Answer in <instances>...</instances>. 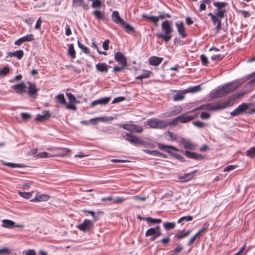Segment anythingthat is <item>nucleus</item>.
<instances>
[{
  "mask_svg": "<svg viewBox=\"0 0 255 255\" xmlns=\"http://www.w3.org/2000/svg\"><path fill=\"white\" fill-rule=\"evenodd\" d=\"M83 0H73V6H81L83 4Z\"/></svg>",
  "mask_w": 255,
  "mask_h": 255,
  "instance_id": "bf43d9fd",
  "label": "nucleus"
},
{
  "mask_svg": "<svg viewBox=\"0 0 255 255\" xmlns=\"http://www.w3.org/2000/svg\"><path fill=\"white\" fill-rule=\"evenodd\" d=\"M145 221L148 222H151L153 224H159L161 222V220L159 219H153L151 217H147L145 219Z\"/></svg>",
  "mask_w": 255,
  "mask_h": 255,
  "instance_id": "a18cd8bd",
  "label": "nucleus"
},
{
  "mask_svg": "<svg viewBox=\"0 0 255 255\" xmlns=\"http://www.w3.org/2000/svg\"><path fill=\"white\" fill-rule=\"evenodd\" d=\"M121 127L131 132L140 133L143 130L141 126L134 124H126L122 125Z\"/></svg>",
  "mask_w": 255,
  "mask_h": 255,
  "instance_id": "39448f33",
  "label": "nucleus"
},
{
  "mask_svg": "<svg viewBox=\"0 0 255 255\" xmlns=\"http://www.w3.org/2000/svg\"><path fill=\"white\" fill-rule=\"evenodd\" d=\"M28 94L32 98H35L37 96V92L38 89L37 88L36 85L32 82H28Z\"/></svg>",
  "mask_w": 255,
  "mask_h": 255,
  "instance_id": "ddd939ff",
  "label": "nucleus"
},
{
  "mask_svg": "<svg viewBox=\"0 0 255 255\" xmlns=\"http://www.w3.org/2000/svg\"><path fill=\"white\" fill-rule=\"evenodd\" d=\"M110 97H105L99 99L92 102L91 106L94 107L98 105H106L110 102Z\"/></svg>",
  "mask_w": 255,
  "mask_h": 255,
  "instance_id": "dca6fc26",
  "label": "nucleus"
},
{
  "mask_svg": "<svg viewBox=\"0 0 255 255\" xmlns=\"http://www.w3.org/2000/svg\"><path fill=\"white\" fill-rule=\"evenodd\" d=\"M3 165H6L7 166H8L11 168H21L23 167L24 166L22 165L21 164H17V163H14L11 162H4L2 163Z\"/></svg>",
  "mask_w": 255,
  "mask_h": 255,
  "instance_id": "c9c22d12",
  "label": "nucleus"
},
{
  "mask_svg": "<svg viewBox=\"0 0 255 255\" xmlns=\"http://www.w3.org/2000/svg\"><path fill=\"white\" fill-rule=\"evenodd\" d=\"M142 17L143 18L149 19L150 21H151L154 24L155 26H157L158 25V20H157V18L156 16H148V15L144 14L142 15Z\"/></svg>",
  "mask_w": 255,
  "mask_h": 255,
  "instance_id": "7c9ffc66",
  "label": "nucleus"
},
{
  "mask_svg": "<svg viewBox=\"0 0 255 255\" xmlns=\"http://www.w3.org/2000/svg\"><path fill=\"white\" fill-rule=\"evenodd\" d=\"M191 221V216H184L180 218L178 220V223L184 224L186 222H189Z\"/></svg>",
  "mask_w": 255,
  "mask_h": 255,
  "instance_id": "e433bc0d",
  "label": "nucleus"
},
{
  "mask_svg": "<svg viewBox=\"0 0 255 255\" xmlns=\"http://www.w3.org/2000/svg\"><path fill=\"white\" fill-rule=\"evenodd\" d=\"M34 39V35L32 34H28L16 40L14 44L15 45L20 46L25 42H31Z\"/></svg>",
  "mask_w": 255,
  "mask_h": 255,
  "instance_id": "6e6552de",
  "label": "nucleus"
},
{
  "mask_svg": "<svg viewBox=\"0 0 255 255\" xmlns=\"http://www.w3.org/2000/svg\"><path fill=\"white\" fill-rule=\"evenodd\" d=\"M122 135L125 139L135 146L137 145L144 144V141L142 140H141L138 137L134 136L130 133H123Z\"/></svg>",
  "mask_w": 255,
  "mask_h": 255,
  "instance_id": "20e7f679",
  "label": "nucleus"
},
{
  "mask_svg": "<svg viewBox=\"0 0 255 255\" xmlns=\"http://www.w3.org/2000/svg\"><path fill=\"white\" fill-rule=\"evenodd\" d=\"M224 95V93L221 92V90L220 87H218L217 89L212 91L211 92V96L214 99L220 98Z\"/></svg>",
  "mask_w": 255,
  "mask_h": 255,
  "instance_id": "b1692460",
  "label": "nucleus"
},
{
  "mask_svg": "<svg viewBox=\"0 0 255 255\" xmlns=\"http://www.w3.org/2000/svg\"><path fill=\"white\" fill-rule=\"evenodd\" d=\"M162 32L155 34L158 38H162L165 42H168L172 38L171 33L173 31L172 22L166 20L161 23Z\"/></svg>",
  "mask_w": 255,
  "mask_h": 255,
  "instance_id": "f03ea898",
  "label": "nucleus"
},
{
  "mask_svg": "<svg viewBox=\"0 0 255 255\" xmlns=\"http://www.w3.org/2000/svg\"><path fill=\"white\" fill-rule=\"evenodd\" d=\"M23 56V52L22 50H16L14 52H8L7 53V57L9 56L10 57H16L18 59H21Z\"/></svg>",
  "mask_w": 255,
  "mask_h": 255,
  "instance_id": "5701e85b",
  "label": "nucleus"
},
{
  "mask_svg": "<svg viewBox=\"0 0 255 255\" xmlns=\"http://www.w3.org/2000/svg\"><path fill=\"white\" fill-rule=\"evenodd\" d=\"M249 105L246 103H242L239 105L236 109L231 112L230 115L232 117H236L242 114L245 112L248 108Z\"/></svg>",
  "mask_w": 255,
  "mask_h": 255,
  "instance_id": "0eeeda50",
  "label": "nucleus"
},
{
  "mask_svg": "<svg viewBox=\"0 0 255 255\" xmlns=\"http://www.w3.org/2000/svg\"><path fill=\"white\" fill-rule=\"evenodd\" d=\"M237 167L236 165H230L224 168V171L225 172H229L231 170H234Z\"/></svg>",
  "mask_w": 255,
  "mask_h": 255,
  "instance_id": "6e6d98bb",
  "label": "nucleus"
},
{
  "mask_svg": "<svg viewBox=\"0 0 255 255\" xmlns=\"http://www.w3.org/2000/svg\"><path fill=\"white\" fill-rule=\"evenodd\" d=\"M207 227L205 225L193 237H192V242L194 240H196L197 239H199L200 237L203 234V233L205 232V231L207 229Z\"/></svg>",
  "mask_w": 255,
  "mask_h": 255,
  "instance_id": "cd10ccee",
  "label": "nucleus"
},
{
  "mask_svg": "<svg viewBox=\"0 0 255 255\" xmlns=\"http://www.w3.org/2000/svg\"><path fill=\"white\" fill-rule=\"evenodd\" d=\"M178 117L180 118L179 122L181 123H186L191 121V116L183 114Z\"/></svg>",
  "mask_w": 255,
  "mask_h": 255,
  "instance_id": "c85d7f7f",
  "label": "nucleus"
},
{
  "mask_svg": "<svg viewBox=\"0 0 255 255\" xmlns=\"http://www.w3.org/2000/svg\"><path fill=\"white\" fill-rule=\"evenodd\" d=\"M78 46L80 49H81L83 50V51L85 53L88 54L89 53L90 51H89L88 48L86 47L83 44H81V42L79 40L78 41Z\"/></svg>",
  "mask_w": 255,
  "mask_h": 255,
  "instance_id": "de8ad7c7",
  "label": "nucleus"
},
{
  "mask_svg": "<svg viewBox=\"0 0 255 255\" xmlns=\"http://www.w3.org/2000/svg\"><path fill=\"white\" fill-rule=\"evenodd\" d=\"M202 90L201 85L192 86V93H195L200 91Z\"/></svg>",
  "mask_w": 255,
  "mask_h": 255,
  "instance_id": "680f3d73",
  "label": "nucleus"
},
{
  "mask_svg": "<svg viewBox=\"0 0 255 255\" xmlns=\"http://www.w3.org/2000/svg\"><path fill=\"white\" fill-rule=\"evenodd\" d=\"M193 125L198 128H203L205 126V124L200 121H196L194 122Z\"/></svg>",
  "mask_w": 255,
  "mask_h": 255,
  "instance_id": "13d9d810",
  "label": "nucleus"
},
{
  "mask_svg": "<svg viewBox=\"0 0 255 255\" xmlns=\"http://www.w3.org/2000/svg\"><path fill=\"white\" fill-rule=\"evenodd\" d=\"M156 234V236H160L161 233L160 232V227L159 226H157L155 228H151L148 229L145 234V237L150 236H153Z\"/></svg>",
  "mask_w": 255,
  "mask_h": 255,
  "instance_id": "4468645a",
  "label": "nucleus"
},
{
  "mask_svg": "<svg viewBox=\"0 0 255 255\" xmlns=\"http://www.w3.org/2000/svg\"><path fill=\"white\" fill-rule=\"evenodd\" d=\"M93 223L92 221L89 219H85L83 222L77 226V228L83 232H87L93 227Z\"/></svg>",
  "mask_w": 255,
  "mask_h": 255,
  "instance_id": "423d86ee",
  "label": "nucleus"
},
{
  "mask_svg": "<svg viewBox=\"0 0 255 255\" xmlns=\"http://www.w3.org/2000/svg\"><path fill=\"white\" fill-rule=\"evenodd\" d=\"M48 156V154L46 152H42L35 154V157L36 158H45Z\"/></svg>",
  "mask_w": 255,
  "mask_h": 255,
  "instance_id": "4d7b16f0",
  "label": "nucleus"
},
{
  "mask_svg": "<svg viewBox=\"0 0 255 255\" xmlns=\"http://www.w3.org/2000/svg\"><path fill=\"white\" fill-rule=\"evenodd\" d=\"M68 54L72 59H74L76 57V52L74 49V45L73 44H70L68 45Z\"/></svg>",
  "mask_w": 255,
  "mask_h": 255,
  "instance_id": "c756f323",
  "label": "nucleus"
},
{
  "mask_svg": "<svg viewBox=\"0 0 255 255\" xmlns=\"http://www.w3.org/2000/svg\"><path fill=\"white\" fill-rule=\"evenodd\" d=\"M9 68L7 67H4L0 71V74L1 75H5L7 74L9 72Z\"/></svg>",
  "mask_w": 255,
  "mask_h": 255,
  "instance_id": "69168bd1",
  "label": "nucleus"
},
{
  "mask_svg": "<svg viewBox=\"0 0 255 255\" xmlns=\"http://www.w3.org/2000/svg\"><path fill=\"white\" fill-rule=\"evenodd\" d=\"M120 25L123 27L127 32H129L134 30V28L132 26L126 22L125 21H124Z\"/></svg>",
  "mask_w": 255,
  "mask_h": 255,
  "instance_id": "72a5a7b5",
  "label": "nucleus"
},
{
  "mask_svg": "<svg viewBox=\"0 0 255 255\" xmlns=\"http://www.w3.org/2000/svg\"><path fill=\"white\" fill-rule=\"evenodd\" d=\"M32 192H18V194L22 197L28 199L32 197Z\"/></svg>",
  "mask_w": 255,
  "mask_h": 255,
  "instance_id": "37998d69",
  "label": "nucleus"
},
{
  "mask_svg": "<svg viewBox=\"0 0 255 255\" xmlns=\"http://www.w3.org/2000/svg\"><path fill=\"white\" fill-rule=\"evenodd\" d=\"M109 42H110V40H106L105 41H104L103 43V48H104V50H108L109 48Z\"/></svg>",
  "mask_w": 255,
  "mask_h": 255,
  "instance_id": "e2e57ef3",
  "label": "nucleus"
},
{
  "mask_svg": "<svg viewBox=\"0 0 255 255\" xmlns=\"http://www.w3.org/2000/svg\"><path fill=\"white\" fill-rule=\"evenodd\" d=\"M26 85L24 83L21 82L19 84H15L11 87V89L18 94H22L26 92Z\"/></svg>",
  "mask_w": 255,
  "mask_h": 255,
  "instance_id": "1a4fd4ad",
  "label": "nucleus"
},
{
  "mask_svg": "<svg viewBox=\"0 0 255 255\" xmlns=\"http://www.w3.org/2000/svg\"><path fill=\"white\" fill-rule=\"evenodd\" d=\"M179 180L181 182H185L189 181L191 179L190 173H184L183 175H179Z\"/></svg>",
  "mask_w": 255,
  "mask_h": 255,
  "instance_id": "bb28decb",
  "label": "nucleus"
},
{
  "mask_svg": "<svg viewBox=\"0 0 255 255\" xmlns=\"http://www.w3.org/2000/svg\"><path fill=\"white\" fill-rule=\"evenodd\" d=\"M50 116V114L48 111H44L42 115L38 114L35 120L37 121H43Z\"/></svg>",
  "mask_w": 255,
  "mask_h": 255,
  "instance_id": "393cba45",
  "label": "nucleus"
},
{
  "mask_svg": "<svg viewBox=\"0 0 255 255\" xmlns=\"http://www.w3.org/2000/svg\"><path fill=\"white\" fill-rule=\"evenodd\" d=\"M244 93H236L230 96L228 99L222 103H218L214 106H212L210 104H208L205 105L207 109L211 111H218L225 109L226 108L232 107L234 104V101L244 96Z\"/></svg>",
  "mask_w": 255,
  "mask_h": 255,
  "instance_id": "f257e3e1",
  "label": "nucleus"
},
{
  "mask_svg": "<svg viewBox=\"0 0 255 255\" xmlns=\"http://www.w3.org/2000/svg\"><path fill=\"white\" fill-rule=\"evenodd\" d=\"M247 155L253 158L255 156V147H252L250 149L247 151Z\"/></svg>",
  "mask_w": 255,
  "mask_h": 255,
  "instance_id": "49530a36",
  "label": "nucleus"
},
{
  "mask_svg": "<svg viewBox=\"0 0 255 255\" xmlns=\"http://www.w3.org/2000/svg\"><path fill=\"white\" fill-rule=\"evenodd\" d=\"M221 90V92L224 94H227L232 92L235 90L237 88V86L235 84L229 83L220 87Z\"/></svg>",
  "mask_w": 255,
  "mask_h": 255,
  "instance_id": "9b49d317",
  "label": "nucleus"
},
{
  "mask_svg": "<svg viewBox=\"0 0 255 255\" xmlns=\"http://www.w3.org/2000/svg\"><path fill=\"white\" fill-rule=\"evenodd\" d=\"M163 59L155 56L150 57L148 59L149 64L152 66H157L161 64Z\"/></svg>",
  "mask_w": 255,
  "mask_h": 255,
  "instance_id": "2eb2a0df",
  "label": "nucleus"
},
{
  "mask_svg": "<svg viewBox=\"0 0 255 255\" xmlns=\"http://www.w3.org/2000/svg\"><path fill=\"white\" fill-rule=\"evenodd\" d=\"M180 143L184 146V147L185 148H189L191 147V143L190 142L189 140L185 139L184 138H182L180 141Z\"/></svg>",
  "mask_w": 255,
  "mask_h": 255,
  "instance_id": "4c0bfd02",
  "label": "nucleus"
},
{
  "mask_svg": "<svg viewBox=\"0 0 255 255\" xmlns=\"http://www.w3.org/2000/svg\"><path fill=\"white\" fill-rule=\"evenodd\" d=\"M201 61L204 65H206L208 63V59L204 55L200 56Z\"/></svg>",
  "mask_w": 255,
  "mask_h": 255,
  "instance_id": "0e129e2a",
  "label": "nucleus"
},
{
  "mask_svg": "<svg viewBox=\"0 0 255 255\" xmlns=\"http://www.w3.org/2000/svg\"><path fill=\"white\" fill-rule=\"evenodd\" d=\"M182 250V247L180 245H177L175 249L169 252L168 255H177Z\"/></svg>",
  "mask_w": 255,
  "mask_h": 255,
  "instance_id": "2f4dec72",
  "label": "nucleus"
},
{
  "mask_svg": "<svg viewBox=\"0 0 255 255\" xmlns=\"http://www.w3.org/2000/svg\"><path fill=\"white\" fill-rule=\"evenodd\" d=\"M190 230H188L186 232H182L177 234L176 237L178 239H183L188 236L190 234Z\"/></svg>",
  "mask_w": 255,
  "mask_h": 255,
  "instance_id": "a19ab883",
  "label": "nucleus"
},
{
  "mask_svg": "<svg viewBox=\"0 0 255 255\" xmlns=\"http://www.w3.org/2000/svg\"><path fill=\"white\" fill-rule=\"evenodd\" d=\"M176 26L179 34L181 35L182 38H185L186 36V34L184 32V27L183 22L176 23Z\"/></svg>",
  "mask_w": 255,
  "mask_h": 255,
  "instance_id": "6ab92c4d",
  "label": "nucleus"
},
{
  "mask_svg": "<svg viewBox=\"0 0 255 255\" xmlns=\"http://www.w3.org/2000/svg\"><path fill=\"white\" fill-rule=\"evenodd\" d=\"M226 2H215L213 3V5L217 7L216 9H220L222 7H224L226 5Z\"/></svg>",
  "mask_w": 255,
  "mask_h": 255,
  "instance_id": "8fccbe9b",
  "label": "nucleus"
},
{
  "mask_svg": "<svg viewBox=\"0 0 255 255\" xmlns=\"http://www.w3.org/2000/svg\"><path fill=\"white\" fill-rule=\"evenodd\" d=\"M184 98L183 94L182 93H177L173 96V101H180Z\"/></svg>",
  "mask_w": 255,
  "mask_h": 255,
  "instance_id": "09e8293b",
  "label": "nucleus"
},
{
  "mask_svg": "<svg viewBox=\"0 0 255 255\" xmlns=\"http://www.w3.org/2000/svg\"><path fill=\"white\" fill-rule=\"evenodd\" d=\"M24 255H36V252L34 250L29 249L25 252Z\"/></svg>",
  "mask_w": 255,
  "mask_h": 255,
  "instance_id": "774afa93",
  "label": "nucleus"
},
{
  "mask_svg": "<svg viewBox=\"0 0 255 255\" xmlns=\"http://www.w3.org/2000/svg\"><path fill=\"white\" fill-rule=\"evenodd\" d=\"M179 120H180V118H179V117H177L172 119V120H171L169 122H167L168 123V125H173V126L175 125L178 123L179 122Z\"/></svg>",
  "mask_w": 255,
  "mask_h": 255,
  "instance_id": "5fc2aeb1",
  "label": "nucleus"
},
{
  "mask_svg": "<svg viewBox=\"0 0 255 255\" xmlns=\"http://www.w3.org/2000/svg\"><path fill=\"white\" fill-rule=\"evenodd\" d=\"M147 125L152 128L163 129L168 126V123L165 120L152 118L147 120Z\"/></svg>",
  "mask_w": 255,
  "mask_h": 255,
  "instance_id": "7ed1b4c3",
  "label": "nucleus"
},
{
  "mask_svg": "<svg viewBox=\"0 0 255 255\" xmlns=\"http://www.w3.org/2000/svg\"><path fill=\"white\" fill-rule=\"evenodd\" d=\"M82 211L83 213H88L89 214H90L93 217L95 221H96L98 220V216H96L95 213L94 211H89V210H82Z\"/></svg>",
  "mask_w": 255,
  "mask_h": 255,
  "instance_id": "603ef678",
  "label": "nucleus"
},
{
  "mask_svg": "<svg viewBox=\"0 0 255 255\" xmlns=\"http://www.w3.org/2000/svg\"><path fill=\"white\" fill-rule=\"evenodd\" d=\"M158 147L161 150H163L167 152H170V150L174 151H177L178 149L176 147L171 145H166L160 143L158 144Z\"/></svg>",
  "mask_w": 255,
  "mask_h": 255,
  "instance_id": "4be33fe9",
  "label": "nucleus"
},
{
  "mask_svg": "<svg viewBox=\"0 0 255 255\" xmlns=\"http://www.w3.org/2000/svg\"><path fill=\"white\" fill-rule=\"evenodd\" d=\"M66 94L70 103H71L72 104H75L78 103V102L77 101L76 98L75 97V96L73 95L72 93H66Z\"/></svg>",
  "mask_w": 255,
  "mask_h": 255,
  "instance_id": "ea45409f",
  "label": "nucleus"
},
{
  "mask_svg": "<svg viewBox=\"0 0 255 255\" xmlns=\"http://www.w3.org/2000/svg\"><path fill=\"white\" fill-rule=\"evenodd\" d=\"M143 152L144 153H146L147 154L153 155V156H161L162 155V154L160 153L159 151H157L156 150H150L149 149H143Z\"/></svg>",
  "mask_w": 255,
  "mask_h": 255,
  "instance_id": "473e14b6",
  "label": "nucleus"
},
{
  "mask_svg": "<svg viewBox=\"0 0 255 255\" xmlns=\"http://www.w3.org/2000/svg\"><path fill=\"white\" fill-rule=\"evenodd\" d=\"M1 226L3 228L11 229L15 226V223L10 220L4 219L2 221Z\"/></svg>",
  "mask_w": 255,
  "mask_h": 255,
  "instance_id": "412c9836",
  "label": "nucleus"
},
{
  "mask_svg": "<svg viewBox=\"0 0 255 255\" xmlns=\"http://www.w3.org/2000/svg\"><path fill=\"white\" fill-rule=\"evenodd\" d=\"M217 10V12H216V15L218 17H219L220 18H223L224 17V15L226 12L225 9H216Z\"/></svg>",
  "mask_w": 255,
  "mask_h": 255,
  "instance_id": "c03bdc74",
  "label": "nucleus"
},
{
  "mask_svg": "<svg viewBox=\"0 0 255 255\" xmlns=\"http://www.w3.org/2000/svg\"><path fill=\"white\" fill-rule=\"evenodd\" d=\"M125 100V98L124 97L121 96L115 98L113 101H112V104H116L121 102H122Z\"/></svg>",
  "mask_w": 255,
  "mask_h": 255,
  "instance_id": "052dcab7",
  "label": "nucleus"
},
{
  "mask_svg": "<svg viewBox=\"0 0 255 255\" xmlns=\"http://www.w3.org/2000/svg\"><path fill=\"white\" fill-rule=\"evenodd\" d=\"M92 1V6L93 8H100L101 7L102 3L100 0H93Z\"/></svg>",
  "mask_w": 255,
  "mask_h": 255,
  "instance_id": "3c124183",
  "label": "nucleus"
},
{
  "mask_svg": "<svg viewBox=\"0 0 255 255\" xmlns=\"http://www.w3.org/2000/svg\"><path fill=\"white\" fill-rule=\"evenodd\" d=\"M167 134L169 136V140L173 141L176 139V135H175V134L174 133L168 131L167 132Z\"/></svg>",
  "mask_w": 255,
  "mask_h": 255,
  "instance_id": "338daca9",
  "label": "nucleus"
},
{
  "mask_svg": "<svg viewBox=\"0 0 255 255\" xmlns=\"http://www.w3.org/2000/svg\"><path fill=\"white\" fill-rule=\"evenodd\" d=\"M175 223L174 222H164L163 223V227L166 230H169L174 228Z\"/></svg>",
  "mask_w": 255,
  "mask_h": 255,
  "instance_id": "58836bf2",
  "label": "nucleus"
},
{
  "mask_svg": "<svg viewBox=\"0 0 255 255\" xmlns=\"http://www.w3.org/2000/svg\"><path fill=\"white\" fill-rule=\"evenodd\" d=\"M50 198V196L47 194H37L35 197L32 199L30 201L35 202H41V201H46Z\"/></svg>",
  "mask_w": 255,
  "mask_h": 255,
  "instance_id": "f3484780",
  "label": "nucleus"
},
{
  "mask_svg": "<svg viewBox=\"0 0 255 255\" xmlns=\"http://www.w3.org/2000/svg\"><path fill=\"white\" fill-rule=\"evenodd\" d=\"M113 21L117 24L121 25L124 21L120 16L118 11H114L111 15Z\"/></svg>",
  "mask_w": 255,
  "mask_h": 255,
  "instance_id": "a211bd4d",
  "label": "nucleus"
},
{
  "mask_svg": "<svg viewBox=\"0 0 255 255\" xmlns=\"http://www.w3.org/2000/svg\"><path fill=\"white\" fill-rule=\"evenodd\" d=\"M182 108L181 106H178L174 107L169 111L166 112L163 114L164 117H169L175 116L181 112Z\"/></svg>",
  "mask_w": 255,
  "mask_h": 255,
  "instance_id": "f8f14e48",
  "label": "nucleus"
},
{
  "mask_svg": "<svg viewBox=\"0 0 255 255\" xmlns=\"http://www.w3.org/2000/svg\"><path fill=\"white\" fill-rule=\"evenodd\" d=\"M56 98L60 104L63 105H66V100L63 94H58L56 96Z\"/></svg>",
  "mask_w": 255,
  "mask_h": 255,
  "instance_id": "79ce46f5",
  "label": "nucleus"
},
{
  "mask_svg": "<svg viewBox=\"0 0 255 255\" xmlns=\"http://www.w3.org/2000/svg\"><path fill=\"white\" fill-rule=\"evenodd\" d=\"M204 158V156L201 154L196 153L195 152H192V159L196 160H202Z\"/></svg>",
  "mask_w": 255,
  "mask_h": 255,
  "instance_id": "864d4df0",
  "label": "nucleus"
},
{
  "mask_svg": "<svg viewBox=\"0 0 255 255\" xmlns=\"http://www.w3.org/2000/svg\"><path fill=\"white\" fill-rule=\"evenodd\" d=\"M151 72L149 70H144L142 73L136 77L137 79H142L143 78H147L149 77V75Z\"/></svg>",
  "mask_w": 255,
  "mask_h": 255,
  "instance_id": "f704fd0d",
  "label": "nucleus"
},
{
  "mask_svg": "<svg viewBox=\"0 0 255 255\" xmlns=\"http://www.w3.org/2000/svg\"><path fill=\"white\" fill-rule=\"evenodd\" d=\"M93 14L98 20H104L105 18L104 13L100 10H95L93 11Z\"/></svg>",
  "mask_w": 255,
  "mask_h": 255,
  "instance_id": "a878e982",
  "label": "nucleus"
},
{
  "mask_svg": "<svg viewBox=\"0 0 255 255\" xmlns=\"http://www.w3.org/2000/svg\"><path fill=\"white\" fill-rule=\"evenodd\" d=\"M96 68L100 72H107L108 71V66L105 63H98L96 65Z\"/></svg>",
  "mask_w": 255,
  "mask_h": 255,
  "instance_id": "aec40b11",
  "label": "nucleus"
},
{
  "mask_svg": "<svg viewBox=\"0 0 255 255\" xmlns=\"http://www.w3.org/2000/svg\"><path fill=\"white\" fill-rule=\"evenodd\" d=\"M114 58L115 60L117 61L119 64L121 65V66H127V59L122 53H115Z\"/></svg>",
  "mask_w": 255,
  "mask_h": 255,
  "instance_id": "9d476101",
  "label": "nucleus"
}]
</instances>
